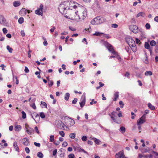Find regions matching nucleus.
Segmentation results:
<instances>
[{
	"mask_svg": "<svg viewBox=\"0 0 158 158\" xmlns=\"http://www.w3.org/2000/svg\"><path fill=\"white\" fill-rule=\"evenodd\" d=\"M87 15V12L86 9L84 7L82 8L81 10L79 11V14H77V17L79 18V21L84 19Z\"/></svg>",
	"mask_w": 158,
	"mask_h": 158,
	"instance_id": "nucleus-1",
	"label": "nucleus"
},
{
	"mask_svg": "<svg viewBox=\"0 0 158 158\" xmlns=\"http://www.w3.org/2000/svg\"><path fill=\"white\" fill-rule=\"evenodd\" d=\"M68 2H64L63 3L60 4L59 7V10L60 12L62 14H65L66 13V10L69 7L65 5V4H69Z\"/></svg>",
	"mask_w": 158,
	"mask_h": 158,
	"instance_id": "nucleus-2",
	"label": "nucleus"
},
{
	"mask_svg": "<svg viewBox=\"0 0 158 158\" xmlns=\"http://www.w3.org/2000/svg\"><path fill=\"white\" fill-rule=\"evenodd\" d=\"M78 11L71 10L70 11L69 19L72 20L79 21V18L77 17V13Z\"/></svg>",
	"mask_w": 158,
	"mask_h": 158,
	"instance_id": "nucleus-3",
	"label": "nucleus"
},
{
	"mask_svg": "<svg viewBox=\"0 0 158 158\" xmlns=\"http://www.w3.org/2000/svg\"><path fill=\"white\" fill-rule=\"evenodd\" d=\"M117 114V112L113 111L111 114H109V115L114 122L119 124L120 123V121L117 120V118L116 115Z\"/></svg>",
	"mask_w": 158,
	"mask_h": 158,
	"instance_id": "nucleus-4",
	"label": "nucleus"
},
{
	"mask_svg": "<svg viewBox=\"0 0 158 158\" xmlns=\"http://www.w3.org/2000/svg\"><path fill=\"white\" fill-rule=\"evenodd\" d=\"M66 121V125L69 127L73 125L75 123V121L71 118L67 117L65 118Z\"/></svg>",
	"mask_w": 158,
	"mask_h": 158,
	"instance_id": "nucleus-5",
	"label": "nucleus"
},
{
	"mask_svg": "<svg viewBox=\"0 0 158 158\" xmlns=\"http://www.w3.org/2000/svg\"><path fill=\"white\" fill-rule=\"evenodd\" d=\"M130 30L134 33L136 34L138 31V27L135 25H131L129 26Z\"/></svg>",
	"mask_w": 158,
	"mask_h": 158,
	"instance_id": "nucleus-6",
	"label": "nucleus"
},
{
	"mask_svg": "<svg viewBox=\"0 0 158 158\" xmlns=\"http://www.w3.org/2000/svg\"><path fill=\"white\" fill-rule=\"evenodd\" d=\"M105 46L109 52H110L114 55L115 54V52L113 49V47L111 44L107 42L105 44Z\"/></svg>",
	"mask_w": 158,
	"mask_h": 158,
	"instance_id": "nucleus-7",
	"label": "nucleus"
},
{
	"mask_svg": "<svg viewBox=\"0 0 158 158\" xmlns=\"http://www.w3.org/2000/svg\"><path fill=\"white\" fill-rule=\"evenodd\" d=\"M96 24H100L105 22L106 19H105L103 17H100L99 16L95 18Z\"/></svg>",
	"mask_w": 158,
	"mask_h": 158,
	"instance_id": "nucleus-8",
	"label": "nucleus"
},
{
	"mask_svg": "<svg viewBox=\"0 0 158 158\" xmlns=\"http://www.w3.org/2000/svg\"><path fill=\"white\" fill-rule=\"evenodd\" d=\"M146 114H144L141 118L137 120V124L138 125H140L145 122Z\"/></svg>",
	"mask_w": 158,
	"mask_h": 158,
	"instance_id": "nucleus-9",
	"label": "nucleus"
},
{
	"mask_svg": "<svg viewBox=\"0 0 158 158\" xmlns=\"http://www.w3.org/2000/svg\"><path fill=\"white\" fill-rule=\"evenodd\" d=\"M126 40L130 47L135 45V41L132 38L129 37Z\"/></svg>",
	"mask_w": 158,
	"mask_h": 158,
	"instance_id": "nucleus-10",
	"label": "nucleus"
},
{
	"mask_svg": "<svg viewBox=\"0 0 158 158\" xmlns=\"http://www.w3.org/2000/svg\"><path fill=\"white\" fill-rule=\"evenodd\" d=\"M139 150L142 153H145L149 152L150 150V148L148 147H146L145 148H143L140 147L139 148Z\"/></svg>",
	"mask_w": 158,
	"mask_h": 158,
	"instance_id": "nucleus-11",
	"label": "nucleus"
},
{
	"mask_svg": "<svg viewBox=\"0 0 158 158\" xmlns=\"http://www.w3.org/2000/svg\"><path fill=\"white\" fill-rule=\"evenodd\" d=\"M0 23L4 25L7 24V23L6 19L4 17L3 15H0Z\"/></svg>",
	"mask_w": 158,
	"mask_h": 158,
	"instance_id": "nucleus-12",
	"label": "nucleus"
},
{
	"mask_svg": "<svg viewBox=\"0 0 158 158\" xmlns=\"http://www.w3.org/2000/svg\"><path fill=\"white\" fill-rule=\"evenodd\" d=\"M85 95H83L81 99V102L79 103L81 107H82L85 105Z\"/></svg>",
	"mask_w": 158,
	"mask_h": 158,
	"instance_id": "nucleus-13",
	"label": "nucleus"
},
{
	"mask_svg": "<svg viewBox=\"0 0 158 158\" xmlns=\"http://www.w3.org/2000/svg\"><path fill=\"white\" fill-rule=\"evenodd\" d=\"M64 125H65L62 122L60 121H58L56 125V126L58 128L61 129L64 128Z\"/></svg>",
	"mask_w": 158,
	"mask_h": 158,
	"instance_id": "nucleus-14",
	"label": "nucleus"
},
{
	"mask_svg": "<svg viewBox=\"0 0 158 158\" xmlns=\"http://www.w3.org/2000/svg\"><path fill=\"white\" fill-rule=\"evenodd\" d=\"M124 155L123 152L120 151L115 155V156L117 158H123Z\"/></svg>",
	"mask_w": 158,
	"mask_h": 158,
	"instance_id": "nucleus-15",
	"label": "nucleus"
},
{
	"mask_svg": "<svg viewBox=\"0 0 158 158\" xmlns=\"http://www.w3.org/2000/svg\"><path fill=\"white\" fill-rule=\"evenodd\" d=\"M34 116H35V118L33 117L32 115H31V117L32 118L34 119V120L35 121V122L36 123H37V122H38L40 119V117L38 114L36 113H34Z\"/></svg>",
	"mask_w": 158,
	"mask_h": 158,
	"instance_id": "nucleus-16",
	"label": "nucleus"
},
{
	"mask_svg": "<svg viewBox=\"0 0 158 158\" xmlns=\"http://www.w3.org/2000/svg\"><path fill=\"white\" fill-rule=\"evenodd\" d=\"M23 144L25 146H28L29 143V141L28 138H24L22 139Z\"/></svg>",
	"mask_w": 158,
	"mask_h": 158,
	"instance_id": "nucleus-17",
	"label": "nucleus"
},
{
	"mask_svg": "<svg viewBox=\"0 0 158 158\" xmlns=\"http://www.w3.org/2000/svg\"><path fill=\"white\" fill-rule=\"evenodd\" d=\"M29 129L26 128V131L29 135H31L34 132V129L30 127H28Z\"/></svg>",
	"mask_w": 158,
	"mask_h": 158,
	"instance_id": "nucleus-18",
	"label": "nucleus"
},
{
	"mask_svg": "<svg viewBox=\"0 0 158 158\" xmlns=\"http://www.w3.org/2000/svg\"><path fill=\"white\" fill-rule=\"evenodd\" d=\"M144 47L145 48L149 49L150 53H152V49L150 48V46L149 44L147 42H145L144 44Z\"/></svg>",
	"mask_w": 158,
	"mask_h": 158,
	"instance_id": "nucleus-19",
	"label": "nucleus"
},
{
	"mask_svg": "<svg viewBox=\"0 0 158 158\" xmlns=\"http://www.w3.org/2000/svg\"><path fill=\"white\" fill-rule=\"evenodd\" d=\"M27 10L25 8H23L21 9L19 11V14L23 16L25 15L26 14Z\"/></svg>",
	"mask_w": 158,
	"mask_h": 158,
	"instance_id": "nucleus-20",
	"label": "nucleus"
},
{
	"mask_svg": "<svg viewBox=\"0 0 158 158\" xmlns=\"http://www.w3.org/2000/svg\"><path fill=\"white\" fill-rule=\"evenodd\" d=\"M21 128V126L20 125H17L15 126V131H19Z\"/></svg>",
	"mask_w": 158,
	"mask_h": 158,
	"instance_id": "nucleus-21",
	"label": "nucleus"
},
{
	"mask_svg": "<svg viewBox=\"0 0 158 158\" xmlns=\"http://www.w3.org/2000/svg\"><path fill=\"white\" fill-rule=\"evenodd\" d=\"M35 13L37 15H41L42 16L43 15V11L40 10L39 9H38L35 11Z\"/></svg>",
	"mask_w": 158,
	"mask_h": 158,
	"instance_id": "nucleus-22",
	"label": "nucleus"
},
{
	"mask_svg": "<svg viewBox=\"0 0 158 158\" xmlns=\"http://www.w3.org/2000/svg\"><path fill=\"white\" fill-rule=\"evenodd\" d=\"M119 96V92H115V93L114 94V98L113 99V101H116Z\"/></svg>",
	"mask_w": 158,
	"mask_h": 158,
	"instance_id": "nucleus-23",
	"label": "nucleus"
},
{
	"mask_svg": "<svg viewBox=\"0 0 158 158\" xmlns=\"http://www.w3.org/2000/svg\"><path fill=\"white\" fill-rule=\"evenodd\" d=\"M91 139L94 140L95 143L97 145H99V144L100 142H101V141L99 139L94 137L92 138Z\"/></svg>",
	"mask_w": 158,
	"mask_h": 158,
	"instance_id": "nucleus-24",
	"label": "nucleus"
},
{
	"mask_svg": "<svg viewBox=\"0 0 158 158\" xmlns=\"http://www.w3.org/2000/svg\"><path fill=\"white\" fill-rule=\"evenodd\" d=\"M13 145L15 150L16 151L19 152V148L17 144V142L16 141L14 142L13 144Z\"/></svg>",
	"mask_w": 158,
	"mask_h": 158,
	"instance_id": "nucleus-25",
	"label": "nucleus"
},
{
	"mask_svg": "<svg viewBox=\"0 0 158 158\" xmlns=\"http://www.w3.org/2000/svg\"><path fill=\"white\" fill-rule=\"evenodd\" d=\"M21 3L19 1H15L13 2V5L15 7H17L20 5Z\"/></svg>",
	"mask_w": 158,
	"mask_h": 158,
	"instance_id": "nucleus-26",
	"label": "nucleus"
},
{
	"mask_svg": "<svg viewBox=\"0 0 158 158\" xmlns=\"http://www.w3.org/2000/svg\"><path fill=\"white\" fill-rule=\"evenodd\" d=\"M145 15V13L143 12H140L139 13L136 15L137 17H138L140 16H142V17H144Z\"/></svg>",
	"mask_w": 158,
	"mask_h": 158,
	"instance_id": "nucleus-27",
	"label": "nucleus"
},
{
	"mask_svg": "<svg viewBox=\"0 0 158 158\" xmlns=\"http://www.w3.org/2000/svg\"><path fill=\"white\" fill-rule=\"evenodd\" d=\"M148 106L149 108L152 110H154L155 109V107L152 105L150 103H148Z\"/></svg>",
	"mask_w": 158,
	"mask_h": 158,
	"instance_id": "nucleus-28",
	"label": "nucleus"
},
{
	"mask_svg": "<svg viewBox=\"0 0 158 158\" xmlns=\"http://www.w3.org/2000/svg\"><path fill=\"white\" fill-rule=\"evenodd\" d=\"M152 74V72L151 71H148L145 72V75L146 76H148L149 75L151 76Z\"/></svg>",
	"mask_w": 158,
	"mask_h": 158,
	"instance_id": "nucleus-29",
	"label": "nucleus"
},
{
	"mask_svg": "<svg viewBox=\"0 0 158 158\" xmlns=\"http://www.w3.org/2000/svg\"><path fill=\"white\" fill-rule=\"evenodd\" d=\"M70 94L69 93H67L65 94L64 96V99L65 100L67 101L68 100Z\"/></svg>",
	"mask_w": 158,
	"mask_h": 158,
	"instance_id": "nucleus-30",
	"label": "nucleus"
},
{
	"mask_svg": "<svg viewBox=\"0 0 158 158\" xmlns=\"http://www.w3.org/2000/svg\"><path fill=\"white\" fill-rule=\"evenodd\" d=\"M130 47L131 48V50L134 52H136L137 50L136 45H135L133 46H131Z\"/></svg>",
	"mask_w": 158,
	"mask_h": 158,
	"instance_id": "nucleus-31",
	"label": "nucleus"
},
{
	"mask_svg": "<svg viewBox=\"0 0 158 158\" xmlns=\"http://www.w3.org/2000/svg\"><path fill=\"white\" fill-rule=\"evenodd\" d=\"M24 22V19L23 17L20 18L18 20V22L19 23L22 24Z\"/></svg>",
	"mask_w": 158,
	"mask_h": 158,
	"instance_id": "nucleus-32",
	"label": "nucleus"
},
{
	"mask_svg": "<svg viewBox=\"0 0 158 158\" xmlns=\"http://www.w3.org/2000/svg\"><path fill=\"white\" fill-rule=\"evenodd\" d=\"M6 49L10 53H11L12 52L13 49H12L10 47V46L9 45H7L6 46Z\"/></svg>",
	"mask_w": 158,
	"mask_h": 158,
	"instance_id": "nucleus-33",
	"label": "nucleus"
},
{
	"mask_svg": "<svg viewBox=\"0 0 158 158\" xmlns=\"http://www.w3.org/2000/svg\"><path fill=\"white\" fill-rule=\"evenodd\" d=\"M37 156L40 158H42L43 157V154L41 152H39L37 153Z\"/></svg>",
	"mask_w": 158,
	"mask_h": 158,
	"instance_id": "nucleus-34",
	"label": "nucleus"
},
{
	"mask_svg": "<svg viewBox=\"0 0 158 158\" xmlns=\"http://www.w3.org/2000/svg\"><path fill=\"white\" fill-rule=\"evenodd\" d=\"M75 135L76 134L75 133H72L70 134L69 136L71 138L73 139L75 138Z\"/></svg>",
	"mask_w": 158,
	"mask_h": 158,
	"instance_id": "nucleus-35",
	"label": "nucleus"
},
{
	"mask_svg": "<svg viewBox=\"0 0 158 158\" xmlns=\"http://www.w3.org/2000/svg\"><path fill=\"white\" fill-rule=\"evenodd\" d=\"M119 131H122V133H123L126 131V129L125 127H121L120 128Z\"/></svg>",
	"mask_w": 158,
	"mask_h": 158,
	"instance_id": "nucleus-36",
	"label": "nucleus"
},
{
	"mask_svg": "<svg viewBox=\"0 0 158 158\" xmlns=\"http://www.w3.org/2000/svg\"><path fill=\"white\" fill-rule=\"evenodd\" d=\"M40 117L42 118H45V115L44 112H41L40 114Z\"/></svg>",
	"mask_w": 158,
	"mask_h": 158,
	"instance_id": "nucleus-37",
	"label": "nucleus"
},
{
	"mask_svg": "<svg viewBox=\"0 0 158 158\" xmlns=\"http://www.w3.org/2000/svg\"><path fill=\"white\" fill-rule=\"evenodd\" d=\"M21 113L22 114V118L23 119L25 118L26 117V114L25 113L24 111H22Z\"/></svg>",
	"mask_w": 158,
	"mask_h": 158,
	"instance_id": "nucleus-38",
	"label": "nucleus"
},
{
	"mask_svg": "<svg viewBox=\"0 0 158 158\" xmlns=\"http://www.w3.org/2000/svg\"><path fill=\"white\" fill-rule=\"evenodd\" d=\"M150 44L152 46H154L156 44V42L154 40H152L150 42Z\"/></svg>",
	"mask_w": 158,
	"mask_h": 158,
	"instance_id": "nucleus-39",
	"label": "nucleus"
},
{
	"mask_svg": "<svg viewBox=\"0 0 158 158\" xmlns=\"http://www.w3.org/2000/svg\"><path fill=\"white\" fill-rule=\"evenodd\" d=\"M103 33L99 32H96L95 33L93 34V35H95L96 36H100L101 34H103Z\"/></svg>",
	"mask_w": 158,
	"mask_h": 158,
	"instance_id": "nucleus-40",
	"label": "nucleus"
},
{
	"mask_svg": "<svg viewBox=\"0 0 158 158\" xmlns=\"http://www.w3.org/2000/svg\"><path fill=\"white\" fill-rule=\"evenodd\" d=\"M152 153L155 154V158H158V153L154 151H152Z\"/></svg>",
	"mask_w": 158,
	"mask_h": 158,
	"instance_id": "nucleus-41",
	"label": "nucleus"
},
{
	"mask_svg": "<svg viewBox=\"0 0 158 158\" xmlns=\"http://www.w3.org/2000/svg\"><path fill=\"white\" fill-rule=\"evenodd\" d=\"M50 141L51 142H53L54 140V135H51L50 136Z\"/></svg>",
	"mask_w": 158,
	"mask_h": 158,
	"instance_id": "nucleus-42",
	"label": "nucleus"
},
{
	"mask_svg": "<svg viewBox=\"0 0 158 158\" xmlns=\"http://www.w3.org/2000/svg\"><path fill=\"white\" fill-rule=\"evenodd\" d=\"M138 155V158H146L145 155H143L139 153Z\"/></svg>",
	"mask_w": 158,
	"mask_h": 158,
	"instance_id": "nucleus-43",
	"label": "nucleus"
},
{
	"mask_svg": "<svg viewBox=\"0 0 158 158\" xmlns=\"http://www.w3.org/2000/svg\"><path fill=\"white\" fill-rule=\"evenodd\" d=\"M41 103L42 106H44V107H45L46 108H47V104L45 102H41Z\"/></svg>",
	"mask_w": 158,
	"mask_h": 158,
	"instance_id": "nucleus-44",
	"label": "nucleus"
},
{
	"mask_svg": "<svg viewBox=\"0 0 158 158\" xmlns=\"http://www.w3.org/2000/svg\"><path fill=\"white\" fill-rule=\"evenodd\" d=\"M96 19H95V18H94L93 20H91V23L92 24H93V25H94L95 24H96V21L95 20Z\"/></svg>",
	"mask_w": 158,
	"mask_h": 158,
	"instance_id": "nucleus-45",
	"label": "nucleus"
},
{
	"mask_svg": "<svg viewBox=\"0 0 158 158\" xmlns=\"http://www.w3.org/2000/svg\"><path fill=\"white\" fill-rule=\"evenodd\" d=\"M49 86L50 87L52 86L53 84V82L52 81H49L48 82Z\"/></svg>",
	"mask_w": 158,
	"mask_h": 158,
	"instance_id": "nucleus-46",
	"label": "nucleus"
},
{
	"mask_svg": "<svg viewBox=\"0 0 158 158\" xmlns=\"http://www.w3.org/2000/svg\"><path fill=\"white\" fill-rule=\"evenodd\" d=\"M81 139L83 141H85L87 140V137L86 136H83L82 137Z\"/></svg>",
	"mask_w": 158,
	"mask_h": 158,
	"instance_id": "nucleus-47",
	"label": "nucleus"
},
{
	"mask_svg": "<svg viewBox=\"0 0 158 158\" xmlns=\"http://www.w3.org/2000/svg\"><path fill=\"white\" fill-rule=\"evenodd\" d=\"M145 156L146 158H148V157H149V158H152L153 157V156L152 154H149L145 155Z\"/></svg>",
	"mask_w": 158,
	"mask_h": 158,
	"instance_id": "nucleus-48",
	"label": "nucleus"
},
{
	"mask_svg": "<svg viewBox=\"0 0 158 158\" xmlns=\"http://www.w3.org/2000/svg\"><path fill=\"white\" fill-rule=\"evenodd\" d=\"M67 145H68V143H67V142H66V141L64 142L62 144V146L63 147H66L67 146Z\"/></svg>",
	"mask_w": 158,
	"mask_h": 158,
	"instance_id": "nucleus-49",
	"label": "nucleus"
},
{
	"mask_svg": "<svg viewBox=\"0 0 158 158\" xmlns=\"http://www.w3.org/2000/svg\"><path fill=\"white\" fill-rule=\"evenodd\" d=\"M32 52L31 50L30 49H29V51H28L27 52V54L28 57L29 58H30L31 57V55L30 54Z\"/></svg>",
	"mask_w": 158,
	"mask_h": 158,
	"instance_id": "nucleus-50",
	"label": "nucleus"
},
{
	"mask_svg": "<svg viewBox=\"0 0 158 158\" xmlns=\"http://www.w3.org/2000/svg\"><path fill=\"white\" fill-rule=\"evenodd\" d=\"M145 27L147 29H149L150 27V26L149 24L147 23L146 24Z\"/></svg>",
	"mask_w": 158,
	"mask_h": 158,
	"instance_id": "nucleus-51",
	"label": "nucleus"
},
{
	"mask_svg": "<svg viewBox=\"0 0 158 158\" xmlns=\"http://www.w3.org/2000/svg\"><path fill=\"white\" fill-rule=\"evenodd\" d=\"M2 31L4 34H6L7 32V30L6 28H4L2 29Z\"/></svg>",
	"mask_w": 158,
	"mask_h": 158,
	"instance_id": "nucleus-52",
	"label": "nucleus"
},
{
	"mask_svg": "<svg viewBox=\"0 0 158 158\" xmlns=\"http://www.w3.org/2000/svg\"><path fill=\"white\" fill-rule=\"evenodd\" d=\"M59 134L63 137L64 136V133L63 131H60L59 132Z\"/></svg>",
	"mask_w": 158,
	"mask_h": 158,
	"instance_id": "nucleus-53",
	"label": "nucleus"
},
{
	"mask_svg": "<svg viewBox=\"0 0 158 158\" xmlns=\"http://www.w3.org/2000/svg\"><path fill=\"white\" fill-rule=\"evenodd\" d=\"M112 27L114 28H117L118 27V25L116 23L112 24Z\"/></svg>",
	"mask_w": 158,
	"mask_h": 158,
	"instance_id": "nucleus-54",
	"label": "nucleus"
},
{
	"mask_svg": "<svg viewBox=\"0 0 158 158\" xmlns=\"http://www.w3.org/2000/svg\"><path fill=\"white\" fill-rule=\"evenodd\" d=\"M68 157L69 158H74V155L73 154H71L69 155Z\"/></svg>",
	"mask_w": 158,
	"mask_h": 158,
	"instance_id": "nucleus-55",
	"label": "nucleus"
},
{
	"mask_svg": "<svg viewBox=\"0 0 158 158\" xmlns=\"http://www.w3.org/2000/svg\"><path fill=\"white\" fill-rule=\"evenodd\" d=\"M77 101V98H74V100L72 101V103L73 104H75L76 103Z\"/></svg>",
	"mask_w": 158,
	"mask_h": 158,
	"instance_id": "nucleus-56",
	"label": "nucleus"
},
{
	"mask_svg": "<svg viewBox=\"0 0 158 158\" xmlns=\"http://www.w3.org/2000/svg\"><path fill=\"white\" fill-rule=\"evenodd\" d=\"M102 35H102V37H106L107 39H109L110 38L109 36L107 35L106 34H104L103 33V34Z\"/></svg>",
	"mask_w": 158,
	"mask_h": 158,
	"instance_id": "nucleus-57",
	"label": "nucleus"
},
{
	"mask_svg": "<svg viewBox=\"0 0 158 158\" xmlns=\"http://www.w3.org/2000/svg\"><path fill=\"white\" fill-rule=\"evenodd\" d=\"M25 151L27 153H29L30 152V149L26 147L25 148Z\"/></svg>",
	"mask_w": 158,
	"mask_h": 158,
	"instance_id": "nucleus-58",
	"label": "nucleus"
},
{
	"mask_svg": "<svg viewBox=\"0 0 158 158\" xmlns=\"http://www.w3.org/2000/svg\"><path fill=\"white\" fill-rule=\"evenodd\" d=\"M31 106L35 110L36 109V106L35 105V103H33L32 105H31Z\"/></svg>",
	"mask_w": 158,
	"mask_h": 158,
	"instance_id": "nucleus-59",
	"label": "nucleus"
},
{
	"mask_svg": "<svg viewBox=\"0 0 158 158\" xmlns=\"http://www.w3.org/2000/svg\"><path fill=\"white\" fill-rule=\"evenodd\" d=\"M25 72L26 73H28L29 72V70L27 67L25 66Z\"/></svg>",
	"mask_w": 158,
	"mask_h": 158,
	"instance_id": "nucleus-60",
	"label": "nucleus"
},
{
	"mask_svg": "<svg viewBox=\"0 0 158 158\" xmlns=\"http://www.w3.org/2000/svg\"><path fill=\"white\" fill-rule=\"evenodd\" d=\"M125 50H126L127 52L129 53L130 52V49L129 48V47H126L125 48Z\"/></svg>",
	"mask_w": 158,
	"mask_h": 158,
	"instance_id": "nucleus-61",
	"label": "nucleus"
},
{
	"mask_svg": "<svg viewBox=\"0 0 158 158\" xmlns=\"http://www.w3.org/2000/svg\"><path fill=\"white\" fill-rule=\"evenodd\" d=\"M34 144L36 146L39 147H40V143H37L35 142L34 143Z\"/></svg>",
	"mask_w": 158,
	"mask_h": 158,
	"instance_id": "nucleus-62",
	"label": "nucleus"
},
{
	"mask_svg": "<svg viewBox=\"0 0 158 158\" xmlns=\"http://www.w3.org/2000/svg\"><path fill=\"white\" fill-rule=\"evenodd\" d=\"M57 149H55L53 150V153L52 155L53 156H55L57 153Z\"/></svg>",
	"mask_w": 158,
	"mask_h": 158,
	"instance_id": "nucleus-63",
	"label": "nucleus"
},
{
	"mask_svg": "<svg viewBox=\"0 0 158 158\" xmlns=\"http://www.w3.org/2000/svg\"><path fill=\"white\" fill-rule=\"evenodd\" d=\"M131 23H136L135 19L134 18H132L131 21Z\"/></svg>",
	"mask_w": 158,
	"mask_h": 158,
	"instance_id": "nucleus-64",
	"label": "nucleus"
}]
</instances>
